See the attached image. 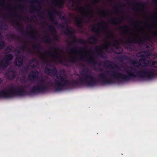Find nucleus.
I'll return each instance as SVG.
<instances>
[{"mask_svg": "<svg viewBox=\"0 0 157 157\" xmlns=\"http://www.w3.org/2000/svg\"><path fill=\"white\" fill-rule=\"evenodd\" d=\"M15 76V73L13 71H10L9 72L8 78L10 79H12L14 78Z\"/></svg>", "mask_w": 157, "mask_h": 157, "instance_id": "f3484780", "label": "nucleus"}, {"mask_svg": "<svg viewBox=\"0 0 157 157\" xmlns=\"http://www.w3.org/2000/svg\"><path fill=\"white\" fill-rule=\"evenodd\" d=\"M25 94V80L21 85H12L0 92V98H9L16 95L21 96Z\"/></svg>", "mask_w": 157, "mask_h": 157, "instance_id": "7ed1b4c3", "label": "nucleus"}, {"mask_svg": "<svg viewBox=\"0 0 157 157\" xmlns=\"http://www.w3.org/2000/svg\"><path fill=\"white\" fill-rule=\"evenodd\" d=\"M99 1V0H93V2L94 3H98Z\"/></svg>", "mask_w": 157, "mask_h": 157, "instance_id": "a878e982", "label": "nucleus"}, {"mask_svg": "<svg viewBox=\"0 0 157 157\" xmlns=\"http://www.w3.org/2000/svg\"><path fill=\"white\" fill-rule=\"evenodd\" d=\"M157 57V54L155 53H150L149 54L148 56H147V58H155Z\"/></svg>", "mask_w": 157, "mask_h": 157, "instance_id": "6ab92c4d", "label": "nucleus"}, {"mask_svg": "<svg viewBox=\"0 0 157 157\" xmlns=\"http://www.w3.org/2000/svg\"><path fill=\"white\" fill-rule=\"evenodd\" d=\"M78 10L81 16L77 17L75 22L78 27H81L82 26V23L84 21L83 18H87L88 19L87 21H89L90 19L93 16L94 12L92 9L88 8L87 6L80 7ZM84 21L86 22L85 21Z\"/></svg>", "mask_w": 157, "mask_h": 157, "instance_id": "39448f33", "label": "nucleus"}, {"mask_svg": "<svg viewBox=\"0 0 157 157\" xmlns=\"http://www.w3.org/2000/svg\"><path fill=\"white\" fill-rule=\"evenodd\" d=\"M4 42L3 41H0V49H2L4 46Z\"/></svg>", "mask_w": 157, "mask_h": 157, "instance_id": "412c9836", "label": "nucleus"}, {"mask_svg": "<svg viewBox=\"0 0 157 157\" xmlns=\"http://www.w3.org/2000/svg\"><path fill=\"white\" fill-rule=\"evenodd\" d=\"M23 58L22 56H17L16 60L15 61V63L17 66H20L23 63Z\"/></svg>", "mask_w": 157, "mask_h": 157, "instance_id": "ddd939ff", "label": "nucleus"}, {"mask_svg": "<svg viewBox=\"0 0 157 157\" xmlns=\"http://www.w3.org/2000/svg\"><path fill=\"white\" fill-rule=\"evenodd\" d=\"M141 76L145 77L147 79H150L155 77V73L153 71H143L140 72Z\"/></svg>", "mask_w": 157, "mask_h": 157, "instance_id": "9d476101", "label": "nucleus"}, {"mask_svg": "<svg viewBox=\"0 0 157 157\" xmlns=\"http://www.w3.org/2000/svg\"><path fill=\"white\" fill-rule=\"evenodd\" d=\"M112 21L113 24H114L115 23V20L114 19L112 20Z\"/></svg>", "mask_w": 157, "mask_h": 157, "instance_id": "bb28decb", "label": "nucleus"}, {"mask_svg": "<svg viewBox=\"0 0 157 157\" xmlns=\"http://www.w3.org/2000/svg\"><path fill=\"white\" fill-rule=\"evenodd\" d=\"M23 50H25V49H23Z\"/></svg>", "mask_w": 157, "mask_h": 157, "instance_id": "7c9ffc66", "label": "nucleus"}, {"mask_svg": "<svg viewBox=\"0 0 157 157\" xmlns=\"http://www.w3.org/2000/svg\"><path fill=\"white\" fill-rule=\"evenodd\" d=\"M79 81L82 84H85L89 86H93L95 84V78L93 73L88 69H84L80 73Z\"/></svg>", "mask_w": 157, "mask_h": 157, "instance_id": "423d86ee", "label": "nucleus"}, {"mask_svg": "<svg viewBox=\"0 0 157 157\" xmlns=\"http://www.w3.org/2000/svg\"><path fill=\"white\" fill-rule=\"evenodd\" d=\"M29 64H30V65H28V68H30V66H31L32 68L37 66L38 65V63L37 61L34 60H32L29 62Z\"/></svg>", "mask_w": 157, "mask_h": 157, "instance_id": "2eb2a0df", "label": "nucleus"}, {"mask_svg": "<svg viewBox=\"0 0 157 157\" xmlns=\"http://www.w3.org/2000/svg\"><path fill=\"white\" fill-rule=\"evenodd\" d=\"M2 35L1 33H0V39H2Z\"/></svg>", "mask_w": 157, "mask_h": 157, "instance_id": "cd10ccee", "label": "nucleus"}, {"mask_svg": "<svg viewBox=\"0 0 157 157\" xmlns=\"http://www.w3.org/2000/svg\"><path fill=\"white\" fill-rule=\"evenodd\" d=\"M2 81V80L1 79V78H0V84L1 83Z\"/></svg>", "mask_w": 157, "mask_h": 157, "instance_id": "c85d7f7f", "label": "nucleus"}, {"mask_svg": "<svg viewBox=\"0 0 157 157\" xmlns=\"http://www.w3.org/2000/svg\"><path fill=\"white\" fill-rule=\"evenodd\" d=\"M38 72L36 71H34L30 73L28 78L29 80L33 81L38 78Z\"/></svg>", "mask_w": 157, "mask_h": 157, "instance_id": "f8f14e48", "label": "nucleus"}, {"mask_svg": "<svg viewBox=\"0 0 157 157\" xmlns=\"http://www.w3.org/2000/svg\"><path fill=\"white\" fill-rule=\"evenodd\" d=\"M72 6H74V4H73Z\"/></svg>", "mask_w": 157, "mask_h": 157, "instance_id": "c756f323", "label": "nucleus"}, {"mask_svg": "<svg viewBox=\"0 0 157 157\" xmlns=\"http://www.w3.org/2000/svg\"><path fill=\"white\" fill-rule=\"evenodd\" d=\"M67 30H68V31H69L68 33V34H72V33H74V31H73L71 30L68 29Z\"/></svg>", "mask_w": 157, "mask_h": 157, "instance_id": "393cba45", "label": "nucleus"}, {"mask_svg": "<svg viewBox=\"0 0 157 157\" xmlns=\"http://www.w3.org/2000/svg\"><path fill=\"white\" fill-rule=\"evenodd\" d=\"M49 29L54 31L55 30V28L52 26H49Z\"/></svg>", "mask_w": 157, "mask_h": 157, "instance_id": "5701e85b", "label": "nucleus"}, {"mask_svg": "<svg viewBox=\"0 0 157 157\" xmlns=\"http://www.w3.org/2000/svg\"><path fill=\"white\" fill-rule=\"evenodd\" d=\"M13 57L11 54H8L6 56L4 59L0 61V68L4 69L10 64V62L12 60Z\"/></svg>", "mask_w": 157, "mask_h": 157, "instance_id": "1a4fd4ad", "label": "nucleus"}, {"mask_svg": "<svg viewBox=\"0 0 157 157\" xmlns=\"http://www.w3.org/2000/svg\"><path fill=\"white\" fill-rule=\"evenodd\" d=\"M107 63H109L108 67L110 69L109 70L98 75V78L104 84L112 83L113 80L117 79L118 78L117 66L109 61H107Z\"/></svg>", "mask_w": 157, "mask_h": 157, "instance_id": "f03ea898", "label": "nucleus"}, {"mask_svg": "<svg viewBox=\"0 0 157 157\" xmlns=\"http://www.w3.org/2000/svg\"><path fill=\"white\" fill-rule=\"evenodd\" d=\"M103 24V22L97 23L96 25L98 26H94L92 28V31L95 32L97 35H98L101 32V28Z\"/></svg>", "mask_w": 157, "mask_h": 157, "instance_id": "9b49d317", "label": "nucleus"}, {"mask_svg": "<svg viewBox=\"0 0 157 157\" xmlns=\"http://www.w3.org/2000/svg\"><path fill=\"white\" fill-rule=\"evenodd\" d=\"M108 28V25H104V24L101 26V31L102 32L104 33H107V31L106 29Z\"/></svg>", "mask_w": 157, "mask_h": 157, "instance_id": "a211bd4d", "label": "nucleus"}, {"mask_svg": "<svg viewBox=\"0 0 157 157\" xmlns=\"http://www.w3.org/2000/svg\"><path fill=\"white\" fill-rule=\"evenodd\" d=\"M109 39L110 41L106 42L101 45L96 47L95 49L98 55L102 58H105V56L103 52V50L110 52L113 50V47L117 48V42L114 40V35L110 33H108L105 37V39Z\"/></svg>", "mask_w": 157, "mask_h": 157, "instance_id": "20e7f679", "label": "nucleus"}, {"mask_svg": "<svg viewBox=\"0 0 157 157\" xmlns=\"http://www.w3.org/2000/svg\"><path fill=\"white\" fill-rule=\"evenodd\" d=\"M12 49V48H10L9 47H7L6 49V51H10Z\"/></svg>", "mask_w": 157, "mask_h": 157, "instance_id": "b1692460", "label": "nucleus"}, {"mask_svg": "<svg viewBox=\"0 0 157 157\" xmlns=\"http://www.w3.org/2000/svg\"><path fill=\"white\" fill-rule=\"evenodd\" d=\"M100 13L103 17H105L107 16V13L105 11H101L100 12Z\"/></svg>", "mask_w": 157, "mask_h": 157, "instance_id": "aec40b11", "label": "nucleus"}, {"mask_svg": "<svg viewBox=\"0 0 157 157\" xmlns=\"http://www.w3.org/2000/svg\"><path fill=\"white\" fill-rule=\"evenodd\" d=\"M98 41V39L95 36H92L89 37L88 39V42L91 44H96Z\"/></svg>", "mask_w": 157, "mask_h": 157, "instance_id": "4468645a", "label": "nucleus"}, {"mask_svg": "<svg viewBox=\"0 0 157 157\" xmlns=\"http://www.w3.org/2000/svg\"><path fill=\"white\" fill-rule=\"evenodd\" d=\"M55 3L56 5L61 7L63 6L65 2V0H56L55 1Z\"/></svg>", "mask_w": 157, "mask_h": 157, "instance_id": "dca6fc26", "label": "nucleus"}, {"mask_svg": "<svg viewBox=\"0 0 157 157\" xmlns=\"http://www.w3.org/2000/svg\"><path fill=\"white\" fill-rule=\"evenodd\" d=\"M139 61L137 60L133 62L132 64L136 67H146L149 66L157 68V62L151 60H147L144 57L141 59H139Z\"/></svg>", "mask_w": 157, "mask_h": 157, "instance_id": "0eeeda50", "label": "nucleus"}, {"mask_svg": "<svg viewBox=\"0 0 157 157\" xmlns=\"http://www.w3.org/2000/svg\"><path fill=\"white\" fill-rule=\"evenodd\" d=\"M50 39H49V38L48 37L46 36L45 38V39L44 40V42L47 43H49L50 41Z\"/></svg>", "mask_w": 157, "mask_h": 157, "instance_id": "4be33fe9", "label": "nucleus"}, {"mask_svg": "<svg viewBox=\"0 0 157 157\" xmlns=\"http://www.w3.org/2000/svg\"><path fill=\"white\" fill-rule=\"evenodd\" d=\"M124 73H125V75H122L118 73V81L121 78L123 80H125L127 78H130L134 75V70L131 68L128 69L127 70L124 71Z\"/></svg>", "mask_w": 157, "mask_h": 157, "instance_id": "6e6552de", "label": "nucleus"}, {"mask_svg": "<svg viewBox=\"0 0 157 157\" xmlns=\"http://www.w3.org/2000/svg\"><path fill=\"white\" fill-rule=\"evenodd\" d=\"M68 56L64 54L58 48H54L52 51L41 53L40 59L46 64L45 72L50 75H55L56 78L54 82H52L48 77L40 79L36 85L32 87L31 91L33 93L44 92L51 88L57 91L62 90L65 86L71 84L67 76L63 72V74H57V70L52 63H60L64 64V62L75 63L79 60L89 63L95 65L96 60L92 52L85 48L75 47L67 50Z\"/></svg>", "mask_w": 157, "mask_h": 157, "instance_id": "f257e3e1", "label": "nucleus"}]
</instances>
